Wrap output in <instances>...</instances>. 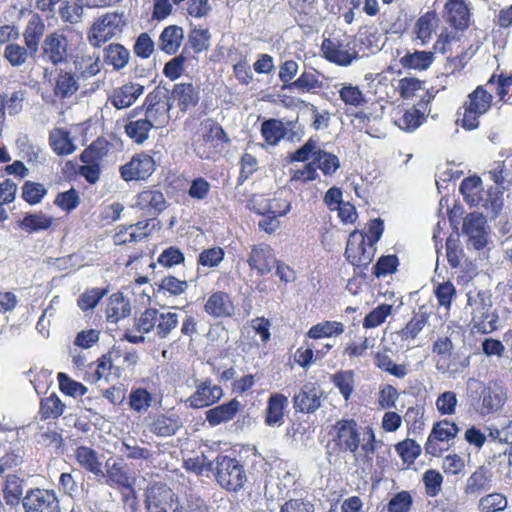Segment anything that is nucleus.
I'll return each mask as SVG.
<instances>
[{"label": "nucleus", "mask_w": 512, "mask_h": 512, "mask_svg": "<svg viewBox=\"0 0 512 512\" xmlns=\"http://www.w3.org/2000/svg\"><path fill=\"white\" fill-rule=\"evenodd\" d=\"M334 442L340 450L350 452L355 461L371 456L382 446L372 427H360L354 419H341L333 425Z\"/></svg>", "instance_id": "f257e3e1"}, {"label": "nucleus", "mask_w": 512, "mask_h": 512, "mask_svg": "<svg viewBox=\"0 0 512 512\" xmlns=\"http://www.w3.org/2000/svg\"><path fill=\"white\" fill-rule=\"evenodd\" d=\"M495 75L485 85L478 86L472 91L458 112L457 124L465 130H474L479 126V118L488 112L492 105V86Z\"/></svg>", "instance_id": "f03ea898"}, {"label": "nucleus", "mask_w": 512, "mask_h": 512, "mask_svg": "<svg viewBox=\"0 0 512 512\" xmlns=\"http://www.w3.org/2000/svg\"><path fill=\"white\" fill-rule=\"evenodd\" d=\"M460 191L468 204L483 208L487 217H495L503 206L498 192L484 191L482 181L477 176L465 178L460 185Z\"/></svg>", "instance_id": "7ed1b4c3"}, {"label": "nucleus", "mask_w": 512, "mask_h": 512, "mask_svg": "<svg viewBox=\"0 0 512 512\" xmlns=\"http://www.w3.org/2000/svg\"><path fill=\"white\" fill-rule=\"evenodd\" d=\"M214 465L215 479L223 489L237 492L244 487L247 475L237 459L219 455L214 460Z\"/></svg>", "instance_id": "20e7f679"}, {"label": "nucleus", "mask_w": 512, "mask_h": 512, "mask_svg": "<svg viewBox=\"0 0 512 512\" xmlns=\"http://www.w3.org/2000/svg\"><path fill=\"white\" fill-rule=\"evenodd\" d=\"M126 25L123 13L111 12L99 17L91 26L87 39L95 48L120 36Z\"/></svg>", "instance_id": "39448f33"}, {"label": "nucleus", "mask_w": 512, "mask_h": 512, "mask_svg": "<svg viewBox=\"0 0 512 512\" xmlns=\"http://www.w3.org/2000/svg\"><path fill=\"white\" fill-rule=\"evenodd\" d=\"M143 116L149 120L152 128H163L170 120L172 104L167 94L159 88L151 91L145 98L143 105Z\"/></svg>", "instance_id": "423d86ee"}, {"label": "nucleus", "mask_w": 512, "mask_h": 512, "mask_svg": "<svg viewBox=\"0 0 512 512\" xmlns=\"http://www.w3.org/2000/svg\"><path fill=\"white\" fill-rule=\"evenodd\" d=\"M469 305L473 307L472 323L473 328L481 333H491L497 329L498 315L492 309L491 296L486 292H478L475 298L468 299Z\"/></svg>", "instance_id": "0eeeda50"}, {"label": "nucleus", "mask_w": 512, "mask_h": 512, "mask_svg": "<svg viewBox=\"0 0 512 512\" xmlns=\"http://www.w3.org/2000/svg\"><path fill=\"white\" fill-rule=\"evenodd\" d=\"M225 136L222 127L212 121H204L194 137V151L202 159H211L217 153L219 142Z\"/></svg>", "instance_id": "6e6552de"}, {"label": "nucleus", "mask_w": 512, "mask_h": 512, "mask_svg": "<svg viewBox=\"0 0 512 512\" xmlns=\"http://www.w3.org/2000/svg\"><path fill=\"white\" fill-rule=\"evenodd\" d=\"M145 503L148 512H184L172 489L162 483L148 487Z\"/></svg>", "instance_id": "1a4fd4ad"}, {"label": "nucleus", "mask_w": 512, "mask_h": 512, "mask_svg": "<svg viewBox=\"0 0 512 512\" xmlns=\"http://www.w3.org/2000/svg\"><path fill=\"white\" fill-rule=\"evenodd\" d=\"M459 432L458 426L449 420L436 422L425 443L427 454L438 457L449 448V442L453 440Z\"/></svg>", "instance_id": "9d476101"}, {"label": "nucleus", "mask_w": 512, "mask_h": 512, "mask_svg": "<svg viewBox=\"0 0 512 512\" xmlns=\"http://www.w3.org/2000/svg\"><path fill=\"white\" fill-rule=\"evenodd\" d=\"M193 387L194 392L185 400L186 406L192 409L209 407L223 397V389L210 378H195Z\"/></svg>", "instance_id": "9b49d317"}, {"label": "nucleus", "mask_w": 512, "mask_h": 512, "mask_svg": "<svg viewBox=\"0 0 512 512\" xmlns=\"http://www.w3.org/2000/svg\"><path fill=\"white\" fill-rule=\"evenodd\" d=\"M375 247L365 239L364 233L354 230L350 233L345 250L347 260L354 266H367L373 259Z\"/></svg>", "instance_id": "f8f14e48"}, {"label": "nucleus", "mask_w": 512, "mask_h": 512, "mask_svg": "<svg viewBox=\"0 0 512 512\" xmlns=\"http://www.w3.org/2000/svg\"><path fill=\"white\" fill-rule=\"evenodd\" d=\"M25 512H61L54 490L35 488L27 491L22 499Z\"/></svg>", "instance_id": "ddd939ff"}, {"label": "nucleus", "mask_w": 512, "mask_h": 512, "mask_svg": "<svg viewBox=\"0 0 512 512\" xmlns=\"http://www.w3.org/2000/svg\"><path fill=\"white\" fill-rule=\"evenodd\" d=\"M72 32V28L67 26L46 36L43 42V53L51 63L57 65L66 61L68 56V34Z\"/></svg>", "instance_id": "4468645a"}, {"label": "nucleus", "mask_w": 512, "mask_h": 512, "mask_svg": "<svg viewBox=\"0 0 512 512\" xmlns=\"http://www.w3.org/2000/svg\"><path fill=\"white\" fill-rule=\"evenodd\" d=\"M155 171L154 159L146 153L135 154L131 160L120 167L124 181L145 180Z\"/></svg>", "instance_id": "2eb2a0df"}, {"label": "nucleus", "mask_w": 512, "mask_h": 512, "mask_svg": "<svg viewBox=\"0 0 512 512\" xmlns=\"http://www.w3.org/2000/svg\"><path fill=\"white\" fill-rule=\"evenodd\" d=\"M323 390L315 383H306L301 390L294 395V406L303 413L315 412L322 403Z\"/></svg>", "instance_id": "dca6fc26"}, {"label": "nucleus", "mask_w": 512, "mask_h": 512, "mask_svg": "<svg viewBox=\"0 0 512 512\" xmlns=\"http://www.w3.org/2000/svg\"><path fill=\"white\" fill-rule=\"evenodd\" d=\"M277 261L272 248L266 244L253 246L247 259L249 266L261 276L272 272Z\"/></svg>", "instance_id": "f3484780"}, {"label": "nucleus", "mask_w": 512, "mask_h": 512, "mask_svg": "<svg viewBox=\"0 0 512 512\" xmlns=\"http://www.w3.org/2000/svg\"><path fill=\"white\" fill-rule=\"evenodd\" d=\"M142 113L143 107L134 108L128 114V122L124 126L127 136L137 144L144 143L153 129L149 120H146Z\"/></svg>", "instance_id": "a211bd4d"}, {"label": "nucleus", "mask_w": 512, "mask_h": 512, "mask_svg": "<svg viewBox=\"0 0 512 512\" xmlns=\"http://www.w3.org/2000/svg\"><path fill=\"white\" fill-rule=\"evenodd\" d=\"M485 217L479 213L468 214L463 221V232L468 236L470 244L477 250L487 243Z\"/></svg>", "instance_id": "6ab92c4d"}, {"label": "nucleus", "mask_w": 512, "mask_h": 512, "mask_svg": "<svg viewBox=\"0 0 512 512\" xmlns=\"http://www.w3.org/2000/svg\"><path fill=\"white\" fill-rule=\"evenodd\" d=\"M144 90L143 85L129 82L115 88L109 96V101L116 109L128 108L137 101L144 93Z\"/></svg>", "instance_id": "aec40b11"}, {"label": "nucleus", "mask_w": 512, "mask_h": 512, "mask_svg": "<svg viewBox=\"0 0 512 512\" xmlns=\"http://www.w3.org/2000/svg\"><path fill=\"white\" fill-rule=\"evenodd\" d=\"M75 458L78 464L92 473L97 481L101 482L105 479L101 458L95 450L90 447L80 446L75 451Z\"/></svg>", "instance_id": "412c9836"}, {"label": "nucleus", "mask_w": 512, "mask_h": 512, "mask_svg": "<svg viewBox=\"0 0 512 512\" xmlns=\"http://www.w3.org/2000/svg\"><path fill=\"white\" fill-rule=\"evenodd\" d=\"M321 51L328 61L340 66L350 65L356 57L355 52H351L338 41L331 39L323 40Z\"/></svg>", "instance_id": "4be33fe9"}, {"label": "nucleus", "mask_w": 512, "mask_h": 512, "mask_svg": "<svg viewBox=\"0 0 512 512\" xmlns=\"http://www.w3.org/2000/svg\"><path fill=\"white\" fill-rule=\"evenodd\" d=\"M483 413H493L500 410L507 400V389L500 383H492L481 393Z\"/></svg>", "instance_id": "5701e85b"}, {"label": "nucleus", "mask_w": 512, "mask_h": 512, "mask_svg": "<svg viewBox=\"0 0 512 512\" xmlns=\"http://www.w3.org/2000/svg\"><path fill=\"white\" fill-rule=\"evenodd\" d=\"M492 486L493 472L485 466H480L467 478L464 493L466 495H479L490 490Z\"/></svg>", "instance_id": "b1692460"}, {"label": "nucleus", "mask_w": 512, "mask_h": 512, "mask_svg": "<svg viewBox=\"0 0 512 512\" xmlns=\"http://www.w3.org/2000/svg\"><path fill=\"white\" fill-rule=\"evenodd\" d=\"M444 17L456 29L468 26L470 13L464 0H449L444 8Z\"/></svg>", "instance_id": "393cba45"}, {"label": "nucleus", "mask_w": 512, "mask_h": 512, "mask_svg": "<svg viewBox=\"0 0 512 512\" xmlns=\"http://www.w3.org/2000/svg\"><path fill=\"white\" fill-rule=\"evenodd\" d=\"M171 98L181 111H187L197 105L199 91L192 83H178L172 89Z\"/></svg>", "instance_id": "a878e982"}, {"label": "nucleus", "mask_w": 512, "mask_h": 512, "mask_svg": "<svg viewBox=\"0 0 512 512\" xmlns=\"http://www.w3.org/2000/svg\"><path fill=\"white\" fill-rule=\"evenodd\" d=\"M333 88L337 90L341 102L349 108H359L367 103L366 95L357 85L342 82L334 84Z\"/></svg>", "instance_id": "bb28decb"}, {"label": "nucleus", "mask_w": 512, "mask_h": 512, "mask_svg": "<svg viewBox=\"0 0 512 512\" xmlns=\"http://www.w3.org/2000/svg\"><path fill=\"white\" fill-rule=\"evenodd\" d=\"M205 311L216 318L228 317L234 313V305L227 293L217 291L206 301Z\"/></svg>", "instance_id": "cd10ccee"}, {"label": "nucleus", "mask_w": 512, "mask_h": 512, "mask_svg": "<svg viewBox=\"0 0 512 512\" xmlns=\"http://www.w3.org/2000/svg\"><path fill=\"white\" fill-rule=\"evenodd\" d=\"M241 408L238 400L232 399L231 401L218 405L206 411L205 417L211 426H218L222 423L232 420Z\"/></svg>", "instance_id": "c85d7f7f"}, {"label": "nucleus", "mask_w": 512, "mask_h": 512, "mask_svg": "<svg viewBox=\"0 0 512 512\" xmlns=\"http://www.w3.org/2000/svg\"><path fill=\"white\" fill-rule=\"evenodd\" d=\"M184 31L181 27L170 25L163 29L158 39V48L166 54H175L181 46Z\"/></svg>", "instance_id": "c756f323"}, {"label": "nucleus", "mask_w": 512, "mask_h": 512, "mask_svg": "<svg viewBox=\"0 0 512 512\" xmlns=\"http://www.w3.org/2000/svg\"><path fill=\"white\" fill-rule=\"evenodd\" d=\"M135 205L150 214H158L166 207L164 195L158 190H145L138 194Z\"/></svg>", "instance_id": "7c9ffc66"}, {"label": "nucleus", "mask_w": 512, "mask_h": 512, "mask_svg": "<svg viewBox=\"0 0 512 512\" xmlns=\"http://www.w3.org/2000/svg\"><path fill=\"white\" fill-rule=\"evenodd\" d=\"M131 308L121 293L112 294L106 305V319L108 322L117 323L130 315Z\"/></svg>", "instance_id": "2f4dec72"}, {"label": "nucleus", "mask_w": 512, "mask_h": 512, "mask_svg": "<svg viewBox=\"0 0 512 512\" xmlns=\"http://www.w3.org/2000/svg\"><path fill=\"white\" fill-rule=\"evenodd\" d=\"M288 404V399L282 394H274L269 398L266 408L265 422L268 426H280L283 423L284 408Z\"/></svg>", "instance_id": "473e14b6"}, {"label": "nucleus", "mask_w": 512, "mask_h": 512, "mask_svg": "<svg viewBox=\"0 0 512 512\" xmlns=\"http://www.w3.org/2000/svg\"><path fill=\"white\" fill-rule=\"evenodd\" d=\"M54 219L43 213H28L19 222L20 229L27 233H37L49 229Z\"/></svg>", "instance_id": "72a5a7b5"}, {"label": "nucleus", "mask_w": 512, "mask_h": 512, "mask_svg": "<svg viewBox=\"0 0 512 512\" xmlns=\"http://www.w3.org/2000/svg\"><path fill=\"white\" fill-rule=\"evenodd\" d=\"M434 61V53L431 51L408 52L400 59L403 67L414 70H426Z\"/></svg>", "instance_id": "f704fd0d"}, {"label": "nucleus", "mask_w": 512, "mask_h": 512, "mask_svg": "<svg viewBox=\"0 0 512 512\" xmlns=\"http://www.w3.org/2000/svg\"><path fill=\"white\" fill-rule=\"evenodd\" d=\"M438 26V19L433 13H426L421 16L415 24L416 40L420 41L421 45H426L432 38Z\"/></svg>", "instance_id": "c9c22d12"}, {"label": "nucleus", "mask_w": 512, "mask_h": 512, "mask_svg": "<svg viewBox=\"0 0 512 512\" xmlns=\"http://www.w3.org/2000/svg\"><path fill=\"white\" fill-rule=\"evenodd\" d=\"M286 133L287 129L281 120L268 119L261 124V134L268 145H277Z\"/></svg>", "instance_id": "e433bc0d"}, {"label": "nucleus", "mask_w": 512, "mask_h": 512, "mask_svg": "<svg viewBox=\"0 0 512 512\" xmlns=\"http://www.w3.org/2000/svg\"><path fill=\"white\" fill-rule=\"evenodd\" d=\"M130 52L121 44H109L104 49V60L115 70L123 69L129 62Z\"/></svg>", "instance_id": "4c0bfd02"}, {"label": "nucleus", "mask_w": 512, "mask_h": 512, "mask_svg": "<svg viewBox=\"0 0 512 512\" xmlns=\"http://www.w3.org/2000/svg\"><path fill=\"white\" fill-rule=\"evenodd\" d=\"M344 332V325L338 321H323L313 325L307 332L311 339L331 338L341 335Z\"/></svg>", "instance_id": "58836bf2"}, {"label": "nucleus", "mask_w": 512, "mask_h": 512, "mask_svg": "<svg viewBox=\"0 0 512 512\" xmlns=\"http://www.w3.org/2000/svg\"><path fill=\"white\" fill-rule=\"evenodd\" d=\"M45 25L39 17H32L25 29L24 40L31 53H36L41 37L44 34Z\"/></svg>", "instance_id": "ea45409f"}, {"label": "nucleus", "mask_w": 512, "mask_h": 512, "mask_svg": "<svg viewBox=\"0 0 512 512\" xmlns=\"http://www.w3.org/2000/svg\"><path fill=\"white\" fill-rule=\"evenodd\" d=\"M181 423L177 416L160 415L151 424V432L157 436L167 437L174 435L180 428Z\"/></svg>", "instance_id": "a19ab883"}, {"label": "nucleus", "mask_w": 512, "mask_h": 512, "mask_svg": "<svg viewBox=\"0 0 512 512\" xmlns=\"http://www.w3.org/2000/svg\"><path fill=\"white\" fill-rule=\"evenodd\" d=\"M78 89L79 84L73 73L67 71L59 72L54 89L56 96L67 98L75 94Z\"/></svg>", "instance_id": "79ce46f5"}, {"label": "nucleus", "mask_w": 512, "mask_h": 512, "mask_svg": "<svg viewBox=\"0 0 512 512\" xmlns=\"http://www.w3.org/2000/svg\"><path fill=\"white\" fill-rule=\"evenodd\" d=\"M179 315L175 311L157 310V322L155 335L159 338H166L178 326Z\"/></svg>", "instance_id": "37998d69"}, {"label": "nucleus", "mask_w": 512, "mask_h": 512, "mask_svg": "<svg viewBox=\"0 0 512 512\" xmlns=\"http://www.w3.org/2000/svg\"><path fill=\"white\" fill-rule=\"evenodd\" d=\"M106 481L109 486L131 487L127 471L122 461H115L112 465L106 464Z\"/></svg>", "instance_id": "c03bdc74"}, {"label": "nucleus", "mask_w": 512, "mask_h": 512, "mask_svg": "<svg viewBox=\"0 0 512 512\" xmlns=\"http://www.w3.org/2000/svg\"><path fill=\"white\" fill-rule=\"evenodd\" d=\"M323 87L322 82L319 80L316 72L304 71L301 75L293 81L290 91H297L299 93H314L316 90Z\"/></svg>", "instance_id": "a18cd8bd"}, {"label": "nucleus", "mask_w": 512, "mask_h": 512, "mask_svg": "<svg viewBox=\"0 0 512 512\" xmlns=\"http://www.w3.org/2000/svg\"><path fill=\"white\" fill-rule=\"evenodd\" d=\"M50 145L57 155H69L75 150L69 133L62 129H55L51 132Z\"/></svg>", "instance_id": "49530a36"}, {"label": "nucleus", "mask_w": 512, "mask_h": 512, "mask_svg": "<svg viewBox=\"0 0 512 512\" xmlns=\"http://www.w3.org/2000/svg\"><path fill=\"white\" fill-rule=\"evenodd\" d=\"M77 72L84 78H90L101 70L99 55H81L75 61Z\"/></svg>", "instance_id": "de8ad7c7"}, {"label": "nucleus", "mask_w": 512, "mask_h": 512, "mask_svg": "<svg viewBox=\"0 0 512 512\" xmlns=\"http://www.w3.org/2000/svg\"><path fill=\"white\" fill-rule=\"evenodd\" d=\"M331 381L338 388L345 401H348L354 391V372L352 370L339 371L332 376Z\"/></svg>", "instance_id": "09e8293b"}, {"label": "nucleus", "mask_w": 512, "mask_h": 512, "mask_svg": "<svg viewBox=\"0 0 512 512\" xmlns=\"http://www.w3.org/2000/svg\"><path fill=\"white\" fill-rule=\"evenodd\" d=\"M153 402L152 394L145 388L132 389L129 395V406L130 408L139 413L143 414L148 411Z\"/></svg>", "instance_id": "8fccbe9b"}, {"label": "nucleus", "mask_w": 512, "mask_h": 512, "mask_svg": "<svg viewBox=\"0 0 512 512\" xmlns=\"http://www.w3.org/2000/svg\"><path fill=\"white\" fill-rule=\"evenodd\" d=\"M93 159V150L91 148L84 150L81 154V160L84 165L79 169L80 175L91 184L96 183L100 176L99 165L97 163H93Z\"/></svg>", "instance_id": "3c124183"}, {"label": "nucleus", "mask_w": 512, "mask_h": 512, "mask_svg": "<svg viewBox=\"0 0 512 512\" xmlns=\"http://www.w3.org/2000/svg\"><path fill=\"white\" fill-rule=\"evenodd\" d=\"M508 506V500L501 493H490L483 496L478 503L480 512H500L504 511Z\"/></svg>", "instance_id": "603ef678"}, {"label": "nucleus", "mask_w": 512, "mask_h": 512, "mask_svg": "<svg viewBox=\"0 0 512 512\" xmlns=\"http://www.w3.org/2000/svg\"><path fill=\"white\" fill-rule=\"evenodd\" d=\"M314 162L317 163L318 168L326 176L333 175L340 167V161L338 157L322 149L315 151Z\"/></svg>", "instance_id": "864d4df0"}, {"label": "nucleus", "mask_w": 512, "mask_h": 512, "mask_svg": "<svg viewBox=\"0 0 512 512\" xmlns=\"http://www.w3.org/2000/svg\"><path fill=\"white\" fill-rule=\"evenodd\" d=\"M3 492L7 505H17L23 494L22 481L15 475H8Z\"/></svg>", "instance_id": "5fc2aeb1"}, {"label": "nucleus", "mask_w": 512, "mask_h": 512, "mask_svg": "<svg viewBox=\"0 0 512 512\" xmlns=\"http://www.w3.org/2000/svg\"><path fill=\"white\" fill-rule=\"evenodd\" d=\"M429 314L426 311L420 309L412 319L406 324L401 330V336L403 339H414L423 330L428 323Z\"/></svg>", "instance_id": "6e6d98bb"}, {"label": "nucleus", "mask_w": 512, "mask_h": 512, "mask_svg": "<svg viewBox=\"0 0 512 512\" xmlns=\"http://www.w3.org/2000/svg\"><path fill=\"white\" fill-rule=\"evenodd\" d=\"M31 54L32 53L29 51L27 46L23 47L16 43L8 44L4 50L5 59L13 67H20L24 65Z\"/></svg>", "instance_id": "4d7b16f0"}, {"label": "nucleus", "mask_w": 512, "mask_h": 512, "mask_svg": "<svg viewBox=\"0 0 512 512\" xmlns=\"http://www.w3.org/2000/svg\"><path fill=\"white\" fill-rule=\"evenodd\" d=\"M65 404L56 394L41 400L40 412L44 418H57L64 413Z\"/></svg>", "instance_id": "13d9d810"}, {"label": "nucleus", "mask_w": 512, "mask_h": 512, "mask_svg": "<svg viewBox=\"0 0 512 512\" xmlns=\"http://www.w3.org/2000/svg\"><path fill=\"white\" fill-rule=\"evenodd\" d=\"M298 71L299 64L294 60H286L279 66L278 77L282 82V90H291Z\"/></svg>", "instance_id": "bf43d9fd"}, {"label": "nucleus", "mask_w": 512, "mask_h": 512, "mask_svg": "<svg viewBox=\"0 0 512 512\" xmlns=\"http://www.w3.org/2000/svg\"><path fill=\"white\" fill-rule=\"evenodd\" d=\"M265 204L263 208L258 210L260 214H269L275 217H280L286 215L290 209L291 204L286 199L282 198H273L269 200H264Z\"/></svg>", "instance_id": "052dcab7"}, {"label": "nucleus", "mask_w": 512, "mask_h": 512, "mask_svg": "<svg viewBox=\"0 0 512 512\" xmlns=\"http://www.w3.org/2000/svg\"><path fill=\"white\" fill-rule=\"evenodd\" d=\"M392 313V306L389 304H382L374 308L363 321L365 328H375L385 322L388 316Z\"/></svg>", "instance_id": "680f3d73"}, {"label": "nucleus", "mask_w": 512, "mask_h": 512, "mask_svg": "<svg viewBox=\"0 0 512 512\" xmlns=\"http://www.w3.org/2000/svg\"><path fill=\"white\" fill-rule=\"evenodd\" d=\"M396 452L405 463H413L421 453L420 445L413 439H405L395 447Z\"/></svg>", "instance_id": "e2e57ef3"}, {"label": "nucleus", "mask_w": 512, "mask_h": 512, "mask_svg": "<svg viewBox=\"0 0 512 512\" xmlns=\"http://www.w3.org/2000/svg\"><path fill=\"white\" fill-rule=\"evenodd\" d=\"M58 382L60 390L72 397L83 396L88 389L82 383L72 380L65 373L58 374Z\"/></svg>", "instance_id": "0e129e2a"}, {"label": "nucleus", "mask_w": 512, "mask_h": 512, "mask_svg": "<svg viewBox=\"0 0 512 512\" xmlns=\"http://www.w3.org/2000/svg\"><path fill=\"white\" fill-rule=\"evenodd\" d=\"M413 498L408 491H400L392 496L387 504L388 512H410Z\"/></svg>", "instance_id": "69168bd1"}, {"label": "nucleus", "mask_w": 512, "mask_h": 512, "mask_svg": "<svg viewBox=\"0 0 512 512\" xmlns=\"http://www.w3.org/2000/svg\"><path fill=\"white\" fill-rule=\"evenodd\" d=\"M105 289L100 288H92L86 290L82 293L78 298V306L82 311L92 310L94 309L99 301L106 294Z\"/></svg>", "instance_id": "338daca9"}, {"label": "nucleus", "mask_w": 512, "mask_h": 512, "mask_svg": "<svg viewBox=\"0 0 512 512\" xmlns=\"http://www.w3.org/2000/svg\"><path fill=\"white\" fill-rule=\"evenodd\" d=\"M120 452L130 459H148L151 452L144 447H139L134 438H126L122 441Z\"/></svg>", "instance_id": "774afa93"}]
</instances>
